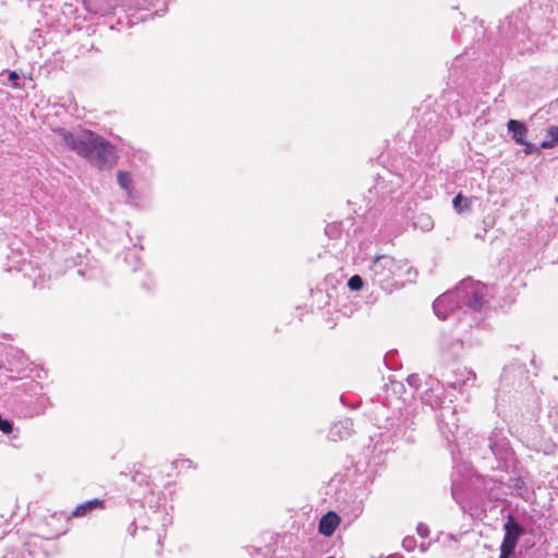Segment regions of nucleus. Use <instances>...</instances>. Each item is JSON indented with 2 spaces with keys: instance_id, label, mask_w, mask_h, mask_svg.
Instances as JSON below:
<instances>
[{
  "instance_id": "nucleus-1",
  "label": "nucleus",
  "mask_w": 558,
  "mask_h": 558,
  "mask_svg": "<svg viewBox=\"0 0 558 558\" xmlns=\"http://www.w3.org/2000/svg\"><path fill=\"white\" fill-rule=\"evenodd\" d=\"M58 135L68 149L99 170L110 169L117 162L116 146L93 131L81 128L59 129Z\"/></svg>"
},
{
  "instance_id": "nucleus-2",
  "label": "nucleus",
  "mask_w": 558,
  "mask_h": 558,
  "mask_svg": "<svg viewBox=\"0 0 558 558\" xmlns=\"http://www.w3.org/2000/svg\"><path fill=\"white\" fill-rule=\"evenodd\" d=\"M492 294L486 284L471 278L462 280L452 291L440 295L433 304L437 317L446 319L457 312H481L489 303Z\"/></svg>"
},
{
  "instance_id": "nucleus-3",
  "label": "nucleus",
  "mask_w": 558,
  "mask_h": 558,
  "mask_svg": "<svg viewBox=\"0 0 558 558\" xmlns=\"http://www.w3.org/2000/svg\"><path fill=\"white\" fill-rule=\"evenodd\" d=\"M367 276L373 284L378 286L387 293L404 286V282H413L417 277V270L409 266L407 259H397L390 255L374 257L368 266Z\"/></svg>"
},
{
  "instance_id": "nucleus-4",
  "label": "nucleus",
  "mask_w": 558,
  "mask_h": 558,
  "mask_svg": "<svg viewBox=\"0 0 558 558\" xmlns=\"http://www.w3.org/2000/svg\"><path fill=\"white\" fill-rule=\"evenodd\" d=\"M456 408L452 404L441 407L438 416V427L447 441H454L459 429Z\"/></svg>"
},
{
  "instance_id": "nucleus-5",
  "label": "nucleus",
  "mask_w": 558,
  "mask_h": 558,
  "mask_svg": "<svg viewBox=\"0 0 558 558\" xmlns=\"http://www.w3.org/2000/svg\"><path fill=\"white\" fill-rule=\"evenodd\" d=\"M522 532V526L512 517H509L505 523V537L500 546V558H509L512 555Z\"/></svg>"
},
{
  "instance_id": "nucleus-6",
  "label": "nucleus",
  "mask_w": 558,
  "mask_h": 558,
  "mask_svg": "<svg viewBox=\"0 0 558 558\" xmlns=\"http://www.w3.org/2000/svg\"><path fill=\"white\" fill-rule=\"evenodd\" d=\"M442 397L444 388L440 381L433 376H426L424 379V388L421 391L422 403L435 409L441 404Z\"/></svg>"
},
{
  "instance_id": "nucleus-7",
  "label": "nucleus",
  "mask_w": 558,
  "mask_h": 558,
  "mask_svg": "<svg viewBox=\"0 0 558 558\" xmlns=\"http://www.w3.org/2000/svg\"><path fill=\"white\" fill-rule=\"evenodd\" d=\"M489 448L493 454L500 460H506L510 456L509 442L506 437H504L501 430H494L489 438Z\"/></svg>"
},
{
  "instance_id": "nucleus-8",
  "label": "nucleus",
  "mask_w": 558,
  "mask_h": 558,
  "mask_svg": "<svg viewBox=\"0 0 558 558\" xmlns=\"http://www.w3.org/2000/svg\"><path fill=\"white\" fill-rule=\"evenodd\" d=\"M45 541L39 536H31L24 544L20 558H47Z\"/></svg>"
},
{
  "instance_id": "nucleus-9",
  "label": "nucleus",
  "mask_w": 558,
  "mask_h": 558,
  "mask_svg": "<svg viewBox=\"0 0 558 558\" xmlns=\"http://www.w3.org/2000/svg\"><path fill=\"white\" fill-rule=\"evenodd\" d=\"M117 183L129 199L135 201L140 198V193L134 186L133 175L130 171L118 170Z\"/></svg>"
},
{
  "instance_id": "nucleus-10",
  "label": "nucleus",
  "mask_w": 558,
  "mask_h": 558,
  "mask_svg": "<svg viewBox=\"0 0 558 558\" xmlns=\"http://www.w3.org/2000/svg\"><path fill=\"white\" fill-rule=\"evenodd\" d=\"M352 430V421L350 418H345L331 425L328 432V438L332 441L343 440L351 436Z\"/></svg>"
},
{
  "instance_id": "nucleus-11",
  "label": "nucleus",
  "mask_w": 558,
  "mask_h": 558,
  "mask_svg": "<svg viewBox=\"0 0 558 558\" xmlns=\"http://www.w3.org/2000/svg\"><path fill=\"white\" fill-rule=\"evenodd\" d=\"M340 522L341 519L335 511H328L319 519L318 532L322 535L329 537L335 533Z\"/></svg>"
},
{
  "instance_id": "nucleus-12",
  "label": "nucleus",
  "mask_w": 558,
  "mask_h": 558,
  "mask_svg": "<svg viewBox=\"0 0 558 558\" xmlns=\"http://www.w3.org/2000/svg\"><path fill=\"white\" fill-rule=\"evenodd\" d=\"M38 390H41L39 384L35 383L31 385L29 391L31 393L36 396L35 408L31 415L43 414L46 412L48 408L52 405L50 402V398L46 393L38 392Z\"/></svg>"
},
{
  "instance_id": "nucleus-13",
  "label": "nucleus",
  "mask_w": 558,
  "mask_h": 558,
  "mask_svg": "<svg viewBox=\"0 0 558 558\" xmlns=\"http://www.w3.org/2000/svg\"><path fill=\"white\" fill-rule=\"evenodd\" d=\"M475 373L471 369L459 368L454 372V380L449 385L453 389L462 388L464 386H473L475 381Z\"/></svg>"
},
{
  "instance_id": "nucleus-14",
  "label": "nucleus",
  "mask_w": 558,
  "mask_h": 558,
  "mask_svg": "<svg viewBox=\"0 0 558 558\" xmlns=\"http://www.w3.org/2000/svg\"><path fill=\"white\" fill-rule=\"evenodd\" d=\"M102 508H104V500L95 498V499H92V500H88V501L77 505L73 509L71 517L82 518V517L89 514L90 512H93L96 509H102Z\"/></svg>"
},
{
  "instance_id": "nucleus-15",
  "label": "nucleus",
  "mask_w": 558,
  "mask_h": 558,
  "mask_svg": "<svg viewBox=\"0 0 558 558\" xmlns=\"http://www.w3.org/2000/svg\"><path fill=\"white\" fill-rule=\"evenodd\" d=\"M508 131L518 144H525L526 126L518 120H509L507 123Z\"/></svg>"
},
{
  "instance_id": "nucleus-16",
  "label": "nucleus",
  "mask_w": 558,
  "mask_h": 558,
  "mask_svg": "<svg viewBox=\"0 0 558 558\" xmlns=\"http://www.w3.org/2000/svg\"><path fill=\"white\" fill-rule=\"evenodd\" d=\"M414 416L411 414L409 409H405V417L402 420V423L397 428V434L403 437L407 441L413 440L412 433H408V429L413 430V426L415 425Z\"/></svg>"
},
{
  "instance_id": "nucleus-17",
  "label": "nucleus",
  "mask_w": 558,
  "mask_h": 558,
  "mask_svg": "<svg viewBox=\"0 0 558 558\" xmlns=\"http://www.w3.org/2000/svg\"><path fill=\"white\" fill-rule=\"evenodd\" d=\"M159 0H128V2H122L120 5L124 10L138 9L146 10L149 7H156Z\"/></svg>"
},
{
  "instance_id": "nucleus-18",
  "label": "nucleus",
  "mask_w": 558,
  "mask_h": 558,
  "mask_svg": "<svg viewBox=\"0 0 558 558\" xmlns=\"http://www.w3.org/2000/svg\"><path fill=\"white\" fill-rule=\"evenodd\" d=\"M558 143V126L551 125L547 130L546 138L541 143L542 148H551Z\"/></svg>"
},
{
  "instance_id": "nucleus-19",
  "label": "nucleus",
  "mask_w": 558,
  "mask_h": 558,
  "mask_svg": "<svg viewBox=\"0 0 558 558\" xmlns=\"http://www.w3.org/2000/svg\"><path fill=\"white\" fill-rule=\"evenodd\" d=\"M463 342L461 339H456V341L449 345L446 339L441 342L442 350H446L450 355L457 356L460 348H462Z\"/></svg>"
},
{
  "instance_id": "nucleus-20",
  "label": "nucleus",
  "mask_w": 558,
  "mask_h": 558,
  "mask_svg": "<svg viewBox=\"0 0 558 558\" xmlns=\"http://www.w3.org/2000/svg\"><path fill=\"white\" fill-rule=\"evenodd\" d=\"M453 207L458 213H462L463 210L470 207V201L466 197H463L461 194H458L452 201Z\"/></svg>"
},
{
  "instance_id": "nucleus-21",
  "label": "nucleus",
  "mask_w": 558,
  "mask_h": 558,
  "mask_svg": "<svg viewBox=\"0 0 558 558\" xmlns=\"http://www.w3.org/2000/svg\"><path fill=\"white\" fill-rule=\"evenodd\" d=\"M407 381L411 387H413L416 390L420 389L422 391V389L424 388V381L417 374H412L408 376Z\"/></svg>"
},
{
  "instance_id": "nucleus-22",
  "label": "nucleus",
  "mask_w": 558,
  "mask_h": 558,
  "mask_svg": "<svg viewBox=\"0 0 558 558\" xmlns=\"http://www.w3.org/2000/svg\"><path fill=\"white\" fill-rule=\"evenodd\" d=\"M363 279L361 276L359 275H354L352 276L349 280H348V287L352 290V291H359L363 288Z\"/></svg>"
},
{
  "instance_id": "nucleus-23",
  "label": "nucleus",
  "mask_w": 558,
  "mask_h": 558,
  "mask_svg": "<svg viewBox=\"0 0 558 558\" xmlns=\"http://www.w3.org/2000/svg\"><path fill=\"white\" fill-rule=\"evenodd\" d=\"M150 160V155L145 150H136L132 156V162L140 161L142 163H147Z\"/></svg>"
},
{
  "instance_id": "nucleus-24",
  "label": "nucleus",
  "mask_w": 558,
  "mask_h": 558,
  "mask_svg": "<svg viewBox=\"0 0 558 558\" xmlns=\"http://www.w3.org/2000/svg\"><path fill=\"white\" fill-rule=\"evenodd\" d=\"M402 546L407 551H412L416 546V541L414 537H405L402 542Z\"/></svg>"
},
{
  "instance_id": "nucleus-25",
  "label": "nucleus",
  "mask_w": 558,
  "mask_h": 558,
  "mask_svg": "<svg viewBox=\"0 0 558 558\" xmlns=\"http://www.w3.org/2000/svg\"><path fill=\"white\" fill-rule=\"evenodd\" d=\"M416 530H417V533H418L420 536H422V537H427L428 536L429 530H428L427 525H425L423 523H420L417 525Z\"/></svg>"
},
{
  "instance_id": "nucleus-26",
  "label": "nucleus",
  "mask_w": 558,
  "mask_h": 558,
  "mask_svg": "<svg viewBox=\"0 0 558 558\" xmlns=\"http://www.w3.org/2000/svg\"><path fill=\"white\" fill-rule=\"evenodd\" d=\"M522 145L524 146V153L526 155H530V154H532L534 151V147H533L532 144L525 142V144H522Z\"/></svg>"
},
{
  "instance_id": "nucleus-27",
  "label": "nucleus",
  "mask_w": 558,
  "mask_h": 558,
  "mask_svg": "<svg viewBox=\"0 0 558 558\" xmlns=\"http://www.w3.org/2000/svg\"><path fill=\"white\" fill-rule=\"evenodd\" d=\"M9 80L13 82L14 85H16V81L19 80V75L15 72H11L9 74Z\"/></svg>"
},
{
  "instance_id": "nucleus-28",
  "label": "nucleus",
  "mask_w": 558,
  "mask_h": 558,
  "mask_svg": "<svg viewBox=\"0 0 558 558\" xmlns=\"http://www.w3.org/2000/svg\"><path fill=\"white\" fill-rule=\"evenodd\" d=\"M155 498L157 499V500H156V505H160V500H161V498H160L159 496H157V497H156L154 493H151V495H150L149 502H153V500H154Z\"/></svg>"
},
{
  "instance_id": "nucleus-29",
  "label": "nucleus",
  "mask_w": 558,
  "mask_h": 558,
  "mask_svg": "<svg viewBox=\"0 0 558 558\" xmlns=\"http://www.w3.org/2000/svg\"><path fill=\"white\" fill-rule=\"evenodd\" d=\"M135 530H136V525H135V522H132L130 527H129V532L131 535H134L135 533Z\"/></svg>"
},
{
  "instance_id": "nucleus-30",
  "label": "nucleus",
  "mask_w": 558,
  "mask_h": 558,
  "mask_svg": "<svg viewBox=\"0 0 558 558\" xmlns=\"http://www.w3.org/2000/svg\"><path fill=\"white\" fill-rule=\"evenodd\" d=\"M95 12H99L101 14H109L110 10L109 9H99V10H95Z\"/></svg>"
},
{
  "instance_id": "nucleus-31",
  "label": "nucleus",
  "mask_w": 558,
  "mask_h": 558,
  "mask_svg": "<svg viewBox=\"0 0 558 558\" xmlns=\"http://www.w3.org/2000/svg\"><path fill=\"white\" fill-rule=\"evenodd\" d=\"M154 512H155V514H157V515H166V514H167V512H166V509H165V508H163L162 510H156V511H154Z\"/></svg>"
},
{
  "instance_id": "nucleus-32",
  "label": "nucleus",
  "mask_w": 558,
  "mask_h": 558,
  "mask_svg": "<svg viewBox=\"0 0 558 558\" xmlns=\"http://www.w3.org/2000/svg\"><path fill=\"white\" fill-rule=\"evenodd\" d=\"M452 497L458 501L457 489L454 486L452 487Z\"/></svg>"
},
{
  "instance_id": "nucleus-33",
  "label": "nucleus",
  "mask_w": 558,
  "mask_h": 558,
  "mask_svg": "<svg viewBox=\"0 0 558 558\" xmlns=\"http://www.w3.org/2000/svg\"><path fill=\"white\" fill-rule=\"evenodd\" d=\"M426 220H427V222H426L425 227L427 229H429L432 227V222L429 221V218H426Z\"/></svg>"
},
{
  "instance_id": "nucleus-34",
  "label": "nucleus",
  "mask_w": 558,
  "mask_h": 558,
  "mask_svg": "<svg viewBox=\"0 0 558 558\" xmlns=\"http://www.w3.org/2000/svg\"><path fill=\"white\" fill-rule=\"evenodd\" d=\"M183 463H187L189 465H191L192 461L191 460H184Z\"/></svg>"
},
{
  "instance_id": "nucleus-35",
  "label": "nucleus",
  "mask_w": 558,
  "mask_h": 558,
  "mask_svg": "<svg viewBox=\"0 0 558 558\" xmlns=\"http://www.w3.org/2000/svg\"><path fill=\"white\" fill-rule=\"evenodd\" d=\"M2 368H4V365H2V364L0 363V369H2Z\"/></svg>"
}]
</instances>
